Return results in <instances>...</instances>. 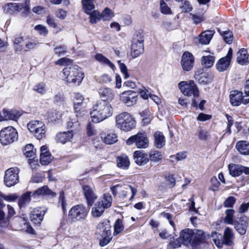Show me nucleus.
<instances>
[{
	"instance_id": "nucleus-18",
	"label": "nucleus",
	"mask_w": 249,
	"mask_h": 249,
	"mask_svg": "<svg viewBox=\"0 0 249 249\" xmlns=\"http://www.w3.org/2000/svg\"><path fill=\"white\" fill-rule=\"evenodd\" d=\"M205 239V233L202 230L195 229L193 230L192 246L196 247L203 244Z\"/></svg>"
},
{
	"instance_id": "nucleus-11",
	"label": "nucleus",
	"mask_w": 249,
	"mask_h": 249,
	"mask_svg": "<svg viewBox=\"0 0 249 249\" xmlns=\"http://www.w3.org/2000/svg\"><path fill=\"white\" fill-rule=\"evenodd\" d=\"M178 87L185 95H193L195 97H197L199 95L198 90L193 81H190L189 84L185 81H181L178 84Z\"/></svg>"
},
{
	"instance_id": "nucleus-54",
	"label": "nucleus",
	"mask_w": 249,
	"mask_h": 249,
	"mask_svg": "<svg viewBox=\"0 0 249 249\" xmlns=\"http://www.w3.org/2000/svg\"><path fill=\"white\" fill-rule=\"evenodd\" d=\"M23 40V37L19 36H17L15 38L14 46L17 51H21L22 50L21 43L22 42Z\"/></svg>"
},
{
	"instance_id": "nucleus-40",
	"label": "nucleus",
	"mask_w": 249,
	"mask_h": 249,
	"mask_svg": "<svg viewBox=\"0 0 249 249\" xmlns=\"http://www.w3.org/2000/svg\"><path fill=\"white\" fill-rule=\"evenodd\" d=\"M196 135L200 140L203 141H206L210 138V134L208 131L201 126L197 128Z\"/></svg>"
},
{
	"instance_id": "nucleus-34",
	"label": "nucleus",
	"mask_w": 249,
	"mask_h": 249,
	"mask_svg": "<svg viewBox=\"0 0 249 249\" xmlns=\"http://www.w3.org/2000/svg\"><path fill=\"white\" fill-rule=\"evenodd\" d=\"M231 60L224 57L219 60L216 64V68L219 71H223L227 70L230 66Z\"/></svg>"
},
{
	"instance_id": "nucleus-59",
	"label": "nucleus",
	"mask_w": 249,
	"mask_h": 249,
	"mask_svg": "<svg viewBox=\"0 0 249 249\" xmlns=\"http://www.w3.org/2000/svg\"><path fill=\"white\" fill-rule=\"evenodd\" d=\"M34 90L39 93L44 94L46 92L45 85L43 83H39L34 87Z\"/></svg>"
},
{
	"instance_id": "nucleus-33",
	"label": "nucleus",
	"mask_w": 249,
	"mask_h": 249,
	"mask_svg": "<svg viewBox=\"0 0 249 249\" xmlns=\"http://www.w3.org/2000/svg\"><path fill=\"white\" fill-rule=\"evenodd\" d=\"M117 163L119 167L122 169H127L129 166L130 162L126 155H122L117 159Z\"/></svg>"
},
{
	"instance_id": "nucleus-16",
	"label": "nucleus",
	"mask_w": 249,
	"mask_h": 249,
	"mask_svg": "<svg viewBox=\"0 0 249 249\" xmlns=\"http://www.w3.org/2000/svg\"><path fill=\"white\" fill-rule=\"evenodd\" d=\"M96 233L100 235L101 236L111 235V226L109 224V221L105 220L104 221L100 222L97 226Z\"/></svg>"
},
{
	"instance_id": "nucleus-22",
	"label": "nucleus",
	"mask_w": 249,
	"mask_h": 249,
	"mask_svg": "<svg viewBox=\"0 0 249 249\" xmlns=\"http://www.w3.org/2000/svg\"><path fill=\"white\" fill-rule=\"evenodd\" d=\"M72 131V130L71 131L59 132L57 133L55 136L56 142L64 144L70 141L73 137Z\"/></svg>"
},
{
	"instance_id": "nucleus-21",
	"label": "nucleus",
	"mask_w": 249,
	"mask_h": 249,
	"mask_svg": "<svg viewBox=\"0 0 249 249\" xmlns=\"http://www.w3.org/2000/svg\"><path fill=\"white\" fill-rule=\"evenodd\" d=\"M133 158L135 163L139 165H144L149 160L147 155L140 150L134 153Z\"/></svg>"
},
{
	"instance_id": "nucleus-47",
	"label": "nucleus",
	"mask_w": 249,
	"mask_h": 249,
	"mask_svg": "<svg viewBox=\"0 0 249 249\" xmlns=\"http://www.w3.org/2000/svg\"><path fill=\"white\" fill-rule=\"evenodd\" d=\"M83 100L84 97L81 94L79 93L75 94L74 107L75 112L77 113L76 115V116H78V111H80V109H78V106L82 104Z\"/></svg>"
},
{
	"instance_id": "nucleus-64",
	"label": "nucleus",
	"mask_w": 249,
	"mask_h": 249,
	"mask_svg": "<svg viewBox=\"0 0 249 249\" xmlns=\"http://www.w3.org/2000/svg\"><path fill=\"white\" fill-rule=\"evenodd\" d=\"M103 238L100 241V245L102 247L105 246L110 241L112 237L111 235H105V236H101Z\"/></svg>"
},
{
	"instance_id": "nucleus-10",
	"label": "nucleus",
	"mask_w": 249,
	"mask_h": 249,
	"mask_svg": "<svg viewBox=\"0 0 249 249\" xmlns=\"http://www.w3.org/2000/svg\"><path fill=\"white\" fill-rule=\"evenodd\" d=\"M19 169L17 167H12L7 169L5 172L4 181L7 187H11L19 181Z\"/></svg>"
},
{
	"instance_id": "nucleus-55",
	"label": "nucleus",
	"mask_w": 249,
	"mask_h": 249,
	"mask_svg": "<svg viewBox=\"0 0 249 249\" xmlns=\"http://www.w3.org/2000/svg\"><path fill=\"white\" fill-rule=\"evenodd\" d=\"M114 234H118L124 229V226L122 221L120 219H118L114 224Z\"/></svg>"
},
{
	"instance_id": "nucleus-37",
	"label": "nucleus",
	"mask_w": 249,
	"mask_h": 249,
	"mask_svg": "<svg viewBox=\"0 0 249 249\" xmlns=\"http://www.w3.org/2000/svg\"><path fill=\"white\" fill-rule=\"evenodd\" d=\"M112 202V198L109 194H105L101 199L98 201L101 203V205L104 206L106 209L111 207Z\"/></svg>"
},
{
	"instance_id": "nucleus-53",
	"label": "nucleus",
	"mask_w": 249,
	"mask_h": 249,
	"mask_svg": "<svg viewBox=\"0 0 249 249\" xmlns=\"http://www.w3.org/2000/svg\"><path fill=\"white\" fill-rule=\"evenodd\" d=\"M9 222L8 217L6 218L4 212L0 209V227L3 228L7 227L9 225Z\"/></svg>"
},
{
	"instance_id": "nucleus-41",
	"label": "nucleus",
	"mask_w": 249,
	"mask_h": 249,
	"mask_svg": "<svg viewBox=\"0 0 249 249\" xmlns=\"http://www.w3.org/2000/svg\"><path fill=\"white\" fill-rule=\"evenodd\" d=\"M218 32L223 36L224 40L227 44H230L232 42L233 36L232 32L229 30L222 31L220 29H218Z\"/></svg>"
},
{
	"instance_id": "nucleus-46",
	"label": "nucleus",
	"mask_w": 249,
	"mask_h": 249,
	"mask_svg": "<svg viewBox=\"0 0 249 249\" xmlns=\"http://www.w3.org/2000/svg\"><path fill=\"white\" fill-rule=\"evenodd\" d=\"M96 0H82L83 8L85 13H89L90 10L95 8L94 2Z\"/></svg>"
},
{
	"instance_id": "nucleus-30",
	"label": "nucleus",
	"mask_w": 249,
	"mask_h": 249,
	"mask_svg": "<svg viewBox=\"0 0 249 249\" xmlns=\"http://www.w3.org/2000/svg\"><path fill=\"white\" fill-rule=\"evenodd\" d=\"M237 61L241 65H246L248 63V54L246 49H242L238 52Z\"/></svg>"
},
{
	"instance_id": "nucleus-39",
	"label": "nucleus",
	"mask_w": 249,
	"mask_h": 249,
	"mask_svg": "<svg viewBox=\"0 0 249 249\" xmlns=\"http://www.w3.org/2000/svg\"><path fill=\"white\" fill-rule=\"evenodd\" d=\"M215 58L210 54L206 55L202 57L201 64L205 68L212 67L214 62Z\"/></svg>"
},
{
	"instance_id": "nucleus-38",
	"label": "nucleus",
	"mask_w": 249,
	"mask_h": 249,
	"mask_svg": "<svg viewBox=\"0 0 249 249\" xmlns=\"http://www.w3.org/2000/svg\"><path fill=\"white\" fill-rule=\"evenodd\" d=\"M90 10L89 13H86L89 15V21L91 24H95L98 21L102 20L101 14L97 10Z\"/></svg>"
},
{
	"instance_id": "nucleus-61",
	"label": "nucleus",
	"mask_w": 249,
	"mask_h": 249,
	"mask_svg": "<svg viewBox=\"0 0 249 249\" xmlns=\"http://www.w3.org/2000/svg\"><path fill=\"white\" fill-rule=\"evenodd\" d=\"M67 52V48L65 46H59L54 48L55 53L58 56L64 55Z\"/></svg>"
},
{
	"instance_id": "nucleus-42",
	"label": "nucleus",
	"mask_w": 249,
	"mask_h": 249,
	"mask_svg": "<svg viewBox=\"0 0 249 249\" xmlns=\"http://www.w3.org/2000/svg\"><path fill=\"white\" fill-rule=\"evenodd\" d=\"M32 196L31 192H27L23 194L18 200V206L20 208L24 207L31 201V197Z\"/></svg>"
},
{
	"instance_id": "nucleus-28",
	"label": "nucleus",
	"mask_w": 249,
	"mask_h": 249,
	"mask_svg": "<svg viewBox=\"0 0 249 249\" xmlns=\"http://www.w3.org/2000/svg\"><path fill=\"white\" fill-rule=\"evenodd\" d=\"M243 166L235 164H230L228 166L230 174L234 177H238L243 173Z\"/></svg>"
},
{
	"instance_id": "nucleus-3",
	"label": "nucleus",
	"mask_w": 249,
	"mask_h": 249,
	"mask_svg": "<svg viewBox=\"0 0 249 249\" xmlns=\"http://www.w3.org/2000/svg\"><path fill=\"white\" fill-rule=\"evenodd\" d=\"M117 127L124 131H128L136 126V121L132 115L126 112H122L116 116Z\"/></svg>"
},
{
	"instance_id": "nucleus-48",
	"label": "nucleus",
	"mask_w": 249,
	"mask_h": 249,
	"mask_svg": "<svg viewBox=\"0 0 249 249\" xmlns=\"http://www.w3.org/2000/svg\"><path fill=\"white\" fill-rule=\"evenodd\" d=\"M162 156L161 152L158 151H151L149 153V160L151 161L158 162L161 160Z\"/></svg>"
},
{
	"instance_id": "nucleus-23",
	"label": "nucleus",
	"mask_w": 249,
	"mask_h": 249,
	"mask_svg": "<svg viewBox=\"0 0 249 249\" xmlns=\"http://www.w3.org/2000/svg\"><path fill=\"white\" fill-rule=\"evenodd\" d=\"M44 214V212L40 209H35L32 212L31 219L35 224H40L43 219Z\"/></svg>"
},
{
	"instance_id": "nucleus-6",
	"label": "nucleus",
	"mask_w": 249,
	"mask_h": 249,
	"mask_svg": "<svg viewBox=\"0 0 249 249\" xmlns=\"http://www.w3.org/2000/svg\"><path fill=\"white\" fill-rule=\"evenodd\" d=\"M126 142L128 145L135 143L138 148H146L149 145V140L145 133H138L131 136L126 140Z\"/></svg>"
},
{
	"instance_id": "nucleus-43",
	"label": "nucleus",
	"mask_w": 249,
	"mask_h": 249,
	"mask_svg": "<svg viewBox=\"0 0 249 249\" xmlns=\"http://www.w3.org/2000/svg\"><path fill=\"white\" fill-rule=\"evenodd\" d=\"M95 58L96 60L100 63L107 65L112 69H113L114 68V64L108 58L104 56L103 54L101 53H97L95 55Z\"/></svg>"
},
{
	"instance_id": "nucleus-25",
	"label": "nucleus",
	"mask_w": 249,
	"mask_h": 249,
	"mask_svg": "<svg viewBox=\"0 0 249 249\" xmlns=\"http://www.w3.org/2000/svg\"><path fill=\"white\" fill-rule=\"evenodd\" d=\"M234 234L232 230L227 227L224 232L223 243L227 246H231L233 243Z\"/></svg>"
},
{
	"instance_id": "nucleus-60",
	"label": "nucleus",
	"mask_w": 249,
	"mask_h": 249,
	"mask_svg": "<svg viewBox=\"0 0 249 249\" xmlns=\"http://www.w3.org/2000/svg\"><path fill=\"white\" fill-rule=\"evenodd\" d=\"M59 203L61 204L63 211L65 213L66 211L67 203L65 200L64 194L63 192L60 193L59 197Z\"/></svg>"
},
{
	"instance_id": "nucleus-62",
	"label": "nucleus",
	"mask_w": 249,
	"mask_h": 249,
	"mask_svg": "<svg viewBox=\"0 0 249 249\" xmlns=\"http://www.w3.org/2000/svg\"><path fill=\"white\" fill-rule=\"evenodd\" d=\"M118 63L119 64L121 71L124 75V78L125 79L128 78L129 75L127 72V69L124 63H121L120 60L118 61Z\"/></svg>"
},
{
	"instance_id": "nucleus-57",
	"label": "nucleus",
	"mask_w": 249,
	"mask_h": 249,
	"mask_svg": "<svg viewBox=\"0 0 249 249\" xmlns=\"http://www.w3.org/2000/svg\"><path fill=\"white\" fill-rule=\"evenodd\" d=\"M236 198L233 196L228 197L224 202V206L226 208H232L235 203Z\"/></svg>"
},
{
	"instance_id": "nucleus-5",
	"label": "nucleus",
	"mask_w": 249,
	"mask_h": 249,
	"mask_svg": "<svg viewBox=\"0 0 249 249\" xmlns=\"http://www.w3.org/2000/svg\"><path fill=\"white\" fill-rule=\"evenodd\" d=\"M27 127L36 139L41 140L45 137L46 127L42 122L36 120L30 121L27 124Z\"/></svg>"
},
{
	"instance_id": "nucleus-52",
	"label": "nucleus",
	"mask_w": 249,
	"mask_h": 249,
	"mask_svg": "<svg viewBox=\"0 0 249 249\" xmlns=\"http://www.w3.org/2000/svg\"><path fill=\"white\" fill-rule=\"evenodd\" d=\"M138 92L140 94L141 97L144 100L148 99L151 93L150 89H146L144 87L139 89Z\"/></svg>"
},
{
	"instance_id": "nucleus-1",
	"label": "nucleus",
	"mask_w": 249,
	"mask_h": 249,
	"mask_svg": "<svg viewBox=\"0 0 249 249\" xmlns=\"http://www.w3.org/2000/svg\"><path fill=\"white\" fill-rule=\"evenodd\" d=\"M113 114V108L110 104L105 101L96 102L90 111L91 121L98 123L111 117Z\"/></svg>"
},
{
	"instance_id": "nucleus-44",
	"label": "nucleus",
	"mask_w": 249,
	"mask_h": 249,
	"mask_svg": "<svg viewBox=\"0 0 249 249\" xmlns=\"http://www.w3.org/2000/svg\"><path fill=\"white\" fill-rule=\"evenodd\" d=\"M106 208L98 202L95 204V206L92 208L91 213L94 217H98L100 216L104 212Z\"/></svg>"
},
{
	"instance_id": "nucleus-45",
	"label": "nucleus",
	"mask_w": 249,
	"mask_h": 249,
	"mask_svg": "<svg viewBox=\"0 0 249 249\" xmlns=\"http://www.w3.org/2000/svg\"><path fill=\"white\" fill-rule=\"evenodd\" d=\"M22 6L19 9L18 12L20 13L21 17L26 18L30 17V8L27 2L21 3Z\"/></svg>"
},
{
	"instance_id": "nucleus-8",
	"label": "nucleus",
	"mask_w": 249,
	"mask_h": 249,
	"mask_svg": "<svg viewBox=\"0 0 249 249\" xmlns=\"http://www.w3.org/2000/svg\"><path fill=\"white\" fill-rule=\"evenodd\" d=\"M144 36L142 33H138L136 34L133 40L131 45V55L133 57L136 58L143 53Z\"/></svg>"
},
{
	"instance_id": "nucleus-2",
	"label": "nucleus",
	"mask_w": 249,
	"mask_h": 249,
	"mask_svg": "<svg viewBox=\"0 0 249 249\" xmlns=\"http://www.w3.org/2000/svg\"><path fill=\"white\" fill-rule=\"evenodd\" d=\"M63 77L69 84L79 85L83 80L84 74L76 65L67 66L62 71Z\"/></svg>"
},
{
	"instance_id": "nucleus-26",
	"label": "nucleus",
	"mask_w": 249,
	"mask_h": 249,
	"mask_svg": "<svg viewBox=\"0 0 249 249\" xmlns=\"http://www.w3.org/2000/svg\"><path fill=\"white\" fill-rule=\"evenodd\" d=\"M54 193L48 188L47 186L41 187L32 193V197L36 198V196H53Z\"/></svg>"
},
{
	"instance_id": "nucleus-35",
	"label": "nucleus",
	"mask_w": 249,
	"mask_h": 249,
	"mask_svg": "<svg viewBox=\"0 0 249 249\" xmlns=\"http://www.w3.org/2000/svg\"><path fill=\"white\" fill-rule=\"evenodd\" d=\"M234 212V210L232 209H227L225 211L226 216L224 218V223L230 225H233L235 223L236 221L234 220L233 218Z\"/></svg>"
},
{
	"instance_id": "nucleus-7",
	"label": "nucleus",
	"mask_w": 249,
	"mask_h": 249,
	"mask_svg": "<svg viewBox=\"0 0 249 249\" xmlns=\"http://www.w3.org/2000/svg\"><path fill=\"white\" fill-rule=\"evenodd\" d=\"M88 210L83 204L73 206L69 211V216L73 221L84 219L87 216Z\"/></svg>"
},
{
	"instance_id": "nucleus-17",
	"label": "nucleus",
	"mask_w": 249,
	"mask_h": 249,
	"mask_svg": "<svg viewBox=\"0 0 249 249\" xmlns=\"http://www.w3.org/2000/svg\"><path fill=\"white\" fill-rule=\"evenodd\" d=\"M82 189L88 205L89 206L92 205L97 198V196L94 192L92 188L88 185H84Z\"/></svg>"
},
{
	"instance_id": "nucleus-58",
	"label": "nucleus",
	"mask_w": 249,
	"mask_h": 249,
	"mask_svg": "<svg viewBox=\"0 0 249 249\" xmlns=\"http://www.w3.org/2000/svg\"><path fill=\"white\" fill-rule=\"evenodd\" d=\"M35 29L38 31L40 35L45 36L48 33L47 28L42 25H37L35 27Z\"/></svg>"
},
{
	"instance_id": "nucleus-56",
	"label": "nucleus",
	"mask_w": 249,
	"mask_h": 249,
	"mask_svg": "<svg viewBox=\"0 0 249 249\" xmlns=\"http://www.w3.org/2000/svg\"><path fill=\"white\" fill-rule=\"evenodd\" d=\"M160 9L161 12L164 14H169L171 13V9L163 0H160Z\"/></svg>"
},
{
	"instance_id": "nucleus-20",
	"label": "nucleus",
	"mask_w": 249,
	"mask_h": 249,
	"mask_svg": "<svg viewBox=\"0 0 249 249\" xmlns=\"http://www.w3.org/2000/svg\"><path fill=\"white\" fill-rule=\"evenodd\" d=\"M98 92L100 97L102 99L101 101H111L115 96L114 91L110 88L101 87L99 89Z\"/></svg>"
},
{
	"instance_id": "nucleus-50",
	"label": "nucleus",
	"mask_w": 249,
	"mask_h": 249,
	"mask_svg": "<svg viewBox=\"0 0 249 249\" xmlns=\"http://www.w3.org/2000/svg\"><path fill=\"white\" fill-rule=\"evenodd\" d=\"M101 14L103 20H109L114 16L112 11L108 8H105Z\"/></svg>"
},
{
	"instance_id": "nucleus-49",
	"label": "nucleus",
	"mask_w": 249,
	"mask_h": 249,
	"mask_svg": "<svg viewBox=\"0 0 249 249\" xmlns=\"http://www.w3.org/2000/svg\"><path fill=\"white\" fill-rule=\"evenodd\" d=\"M52 160V156L50 153H42L40 155V162L43 165L49 164Z\"/></svg>"
},
{
	"instance_id": "nucleus-36",
	"label": "nucleus",
	"mask_w": 249,
	"mask_h": 249,
	"mask_svg": "<svg viewBox=\"0 0 249 249\" xmlns=\"http://www.w3.org/2000/svg\"><path fill=\"white\" fill-rule=\"evenodd\" d=\"M101 138L104 142L107 144H112L118 141L117 135L113 133H110L107 135H102Z\"/></svg>"
},
{
	"instance_id": "nucleus-15",
	"label": "nucleus",
	"mask_w": 249,
	"mask_h": 249,
	"mask_svg": "<svg viewBox=\"0 0 249 249\" xmlns=\"http://www.w3.org/2000/svg\"><path fill=\"white\" fill-rule=\"evenodd\" d=\"M21 114L20 111L16 110L8 111L4 109L0 113V122L8 120L16 121Z\"/></svg>"
},
{
	"instance_id": "nucleus-31",
	"label": "nucleus",
	"mask_w": 249,
	"mask_h": 249,
	"mask_svg": "<svg viewBox=\"0 0 249 249\" xmlns=\"http://www.w3.org/2000/svg\"><path fill=\"white\" fill-rule=\"evenodd\" d=\"M155 145L158 148H162L165 144V137L160 132H156L154 135Z\"/></svg>"
},
{
	"instance_id": "nucleus-32",
	"label": "nucleus",
	"mask_w": 249,
	"mask_h": 249,
	"mask_svg": "<svg viewBox=\"0 0 249 249\" xmlns=\"http://www.w3.org/2000/svg\"><path fill=\"white\" fill-rule=\"evenodd\" d=\"M21 6H22L21 3H9L5 6L4 10L7 13L15 14L18 12Z\"/></svg>"
},
{
	"instance_id": "nucleus-12",
	"label": "nucleus",
	"mask_w": 249,
	"mask_h": 249,
	"mask_svg": "<svg viewBox=\"0 0 249 249\" xmlns=\"http://www.w3.org/2000/svg\"><path fill=\"white\" fill-rule=\"evenodd\" d=\"M138 99L137 93L132 90H127L122 92L120 99L127 107H131L136 104Z\"/></svg>"
},
{
	"instance_id": "nucleus-27",
	"label": "nucleus",
	"mask_w": 249,
	"mask_h": 249,
	"mask_svg": "<svg viewBox=\"0 0 249 249\" xmlns=\"http://www.w3.org/2000/svg\"><path fill=\"white\" fill-rule=\"evenodd\" d=\"M213 31L207 30L202 32L199 35V41L202 44H208L212 39L214 34Z\"/></svg>"
},
{
	"instance_id": "nucleus-13",
	"label": "nucleus",
	"mask_w": 249,
	"mask_h": 249,
	"mask_svg": "<svg viewBox=\"0 0 249 249\" xmlns=\"http://www.w3.org/2000/svg\"><path fill=\"white\" fill-rule=\"evenodd\" d=\"M230 102L232 106H238L241 103L245 105L249 103V98L244 99L243 93L239 91H232L230 95Z\"/></svg>"
},
{
	"instance_id": "nucleus-19",
	"label": "nucleus",
	"mask_w": 249,
	"mask_h": 249,
	"mask_svg": "<svg viewBox=\"0 0 249 249\" xmlns=\"http://www.w3.org/2000/svg\"><path fill=\"white\" fill-rule=\"evenodd\" d=\"M193 230L185 229L180 232L179 239L185 245H190L192 246Z\"/></svg>"
},
{
	"instance_id": "nucleus-51",
	"label": "nucleus",
	"mask_w": 249,
	"mask_h": 249,
	"mask_svg": "<svg viewBox=\"0 0 249 249\" xmlns=\"http://www.w3.org/2000/svg\"><path fill=\"white\" fill-rule=\"evenodd\" d=\"M36 150L32 144H27L24 148V155L29 158H32L35 155Z\"/></svg>"
},
{
	"instance_id": "nucleus-24",
	"label": "nucleus",
	"mask_w": 249,
	"mask_h": 249,
	"mask_svg": "<svg viewBox=\"0 0 249 249\" xmlns=\"http://www.w3.org/2000/svg\"><path fill=\"white\" fill-rule=\"evenodd\" d=\"M246 218H241L238 221H236L233 224L234 228L241 235H244L246 232L248 222Z\"/></svg>"
},
{
	"instance_id": "nucleus-63",
	"label": "nucleus",
	"mask_w": 249,
	"mask_h": 249,
	"mask_svg": "<svg viewBox=\"0 0 249 249\" xmlns=\"http://www.w3.org/2000/svg\"><path fill=\"white\" fill-rule=\"evenodd\" d=\"M71 120L67 123V127L69 128L76 129L79 125L78 121L76 119H71Z\"/></svg>"
},
{
	"instance_id": "nucleus-14",
	"label": "nucleus",
	"mask_w": 249,
	"mask_h": 249,
	"mask_svg": "<svg viewBox=\"0 0 249 249\" xmlns=\"http://www.w3.org/2000/svg\"><path fill=\"white\" fill-rule=\"evenodd\" d=\"M194 58L193 54L189 52L183 53L181 60V65L184 71H190L193 67Z\"/></svg>"
},
{
	"instance_id": "nucleus-9",
	"label": "nucleus",
	"mask_w": 249,
	"mask_h": 249,
	"mask_svg": "<svg viewBox=\"0 0 249 249\" xmlns=\"http://www.w3.org/2000/svg\"><path fill=\"white\" fill-rule=\"evenodd\" d=\"M114 195L119 194V196L122 198H124L127 196V194L131 193L132 195L130 199L133 198L137 192L136 189L133 188L130 185H116L110 188Z\"/></svg>"
},
{
	"instance_id": "nucleus-29",
	"label": "nucleus",
	"mask_w": 249,
	"mask_h": 249,
	"mask_svg": "<svg viewBox=\"0 0 249 249\" xmlns=\"http://www.w3.org/2000/svg\"><path fill=\"white\" fill-rule=\"evenodd\" d=\"M236 148L242 154L249 155V143L246 141H241L236 144Z\"/></svg>"
},
{
	"instance_id": "nucleus-4",
	"label": "nucleus",
	"mask_w": 249,
	"mask_h": 249,
	"mask_svg": "<svg viewBox=\"0 0 249 249\" xmlns=\"http://www.w3.org/2000/svg\"><path fill=\"white\" fill-rule=\"evenodd\" d=\"M18 132L12 126H8L0 132V142L3 145L10 144L18 140Z\"/></svg>"
}]
</instances>
